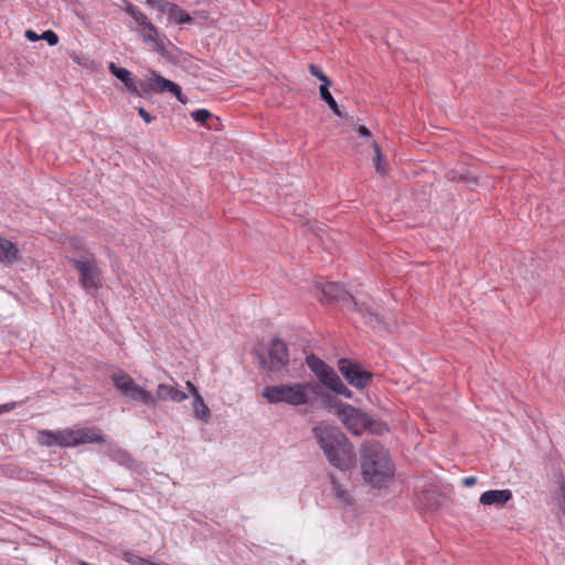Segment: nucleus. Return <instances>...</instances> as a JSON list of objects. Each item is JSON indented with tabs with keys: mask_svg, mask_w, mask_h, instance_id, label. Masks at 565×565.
<instances>
[{
	"mask_svg": "<svg viewBox=\"0 0 565 565\" xmlns=\"http://www.w3.org/2000/svg\"><path fill=\"white\" fill-rule=\"evenodd\" d=\"M373 149L375 153L374 162H375V170L380 174L386 173V164L384 160V156L382 153V150L377 142L373 141Z\"/></svg>",
	"mask_w": 565,
	"mask_h": 565,
	"instance_id": "nucleus-26",
	"label": "nucleus"
},
{
	"mask_svg": "<svg viewBox=\"0 0 565 565\" xmlns=\"http://www.w3.org/2000/svg\"><path fill=\"white\" fill-rule=\"evenodd\" d=\"M168 18L170 21H173L179 24L192 22L191 15L174 3H172Z\"/></svg>",
	"mask_w": 565,
	"mask_h": 565,
	"instance_id": "nucleus-21",
	"label": "nucleus"
},
{
	"mask_svg": "<svg viewBox=\"0 0 565 565\" xmlns=\"http://www.w3.org/2000/svg\"><path fill=\"white\" fill-rule=\"evenodd\" d=\"M306 363L323 386L347 398H352V391L347 387L337 372L323 360L315 354H310L306 358Z\"/></svg>",
	"mask_w": 565,
	"mask_h": 565,
	"instance_id": "nucleus-8",
	"label": "nucleus"
},
{
	"mask_svg": "<svg viewBox=\"0 0 565 565\" xmlns=\"http://www.w3.org/2000/svg\"><path fill=\"white\" fill-rule=\"evenodd\" d=\"M356 131L359 134L360 137H364V138H369L371 137V131L369 128H366L365 126H359L356 128Z\"/></svg>",
	"mask_w": 565,
	"mask_h": 565,
	"instance_id": "nucleus-35",
	"label": "nucleus"
},
{
	"mask_svg": "<svg viewBox=\"0 0 565 565\" xmlns=\"http://www.w3.org/2000/svg\"><path fill=\"white\" fill-rule=\"evenodd\" d=\"M41 40L46 41L49 45L53 46L58 43V35L52 30H46L41 34Z\"/></svg>",
	"mask_w": 565,
	"mask_h": 565,
	"instance_id": "nucleus-33",
	"label": "nucleus"
},
{
	"mask_svg": "<svg viewBox=\"0 0 565 565\" xmlns=\"http://www.w3.org/2000/svg\"><path fill=\"white\" fill-rule=\"evenodd\" d=\"M309 72H310V74L312 76L317 77L319 81L322 82L321 85H326V87H330L331 86L330 78L317 65L310 64L309 65Z\"/></svg>",
	"mask_w": 565,
	"mask_h": 565,
	"instance_id": "nucleus-31",
	"label": "nucleus"
},
{
	"mask_svg": "<svg viewBox=\"0 0 565 565\" xmlns=\"http://www.w3.org/2000/svg\"><path fill=\"white\" fill-rule=\"evenodd\" d=\"M149 82L151 85L150 89H152V93L169 92L173 94L181 103H185V100L182 98L181 87L178 84L164 78L157 72L151 73Z\"/></svg>",
	"mask_w": 565,
	"mask_h": 565,
	"instance_id": "nucleus-13",
	"label": "nucleus"
},
{
	"mask_svg": "<svg viewBox=\"0 0 565 565\" xmlns=\"http://www.w3.org/2000/svg\"><path fill=\"white\" fill-rule=\"evenodd\" d=\"M68 263L78 273V284L88 296L96 297L103 286V270L94 254L68 258Z\"/></svg>",
	"mask_w": 565,
	"mask_h": 565,
	"instance_id": "nucleus-6",
	"label": "nucleus"
},
{
	"mask_svg": "<svg viewBox=\"0 0 565 565\" xmlns=\"http://www.w3.org/2000/svg\"><path fill=\"white\" fill-rule=\"evenodd\" d=\"M419 500L423 507L429 511H435L441 505V497L436 489L423 491Z\"/></svg>",
	"mask_w": 565,
	"mask_h": 565,
	"instance_id": "nucleus-18",
	"label": "nucleus"
},
{
	"mask_svg": "<svg viewBox=\"0 0 565 565\" xmlns=\"http://www.w3.org/2000/svg\"><path fill=\"white\" fill-rule=\"evenodd\" d=\"M312 434L333 467L345 471L354 465L353 445L339 428L320 423L312 428Z\"/></svg>",
	"mask_w": 565,
	"mask_h": 565,
	"instance_id": "nucleus-2",
	"label": "nucleus"
},
{
	"mask_svg": "<svg viewBox=\"0 0 565 565\" xmlns=\"http://www.w3.org/2000/svg\"><path fill=\"white\" fill-rule=\"evenodd\" d=\"M151 85L149 82V78L146 81H136V90L137 93H130L131 95H136L139 97H145L152 93V89H150Z\"/></svg>",
	"mask_w": 565,
	"mask_h": 565,
	"instance_id": "nucleus-30",
	"label": "nucleus"
},
{
	"mask_svg": "<svg viewBox=\"0 0 565 565\" xmlns=\"http://www.w3.org/2000/svg\"><path fill=\"white\" fill-rule=\"evenodd\" d=\"M331 484H332L333 493H334L335 498L338 499V501L342 505H350L352 503V498H351L349 491L347 489H344V487L342 484H340L335 480L334 477H331Z\"/></svg>",
	"mask_w": 565,
	"mask_h": 565,
	"instance_id": "nucleus-20",
	"label": "nucleus"
},
{
	"mask_svg": "<svg viewBox=\"0 0 565 565\" xmlns=\"http://www.w3.org/2000/svg\"><path fill=\"white\" fill-rule=\"evenodd\" d=\"M132 564H134V565H146V564H148V562H147L145 558H142V557H138V556H137V557H136V561H135V562H132Z\"/></svg>",
	"mask_w": 565,
	"mask_h": 565,
	"instance_id": "nucleus-40",
	"label": "nucleus"
},
{
	"mask_svg": "<svg viewBox=\"0 0 565 565\" xmlns=\"http://www.w3.org/2000/svg\"><path fill=\"white\" fill-rule=\"evenodd\" d=\"M138 114L146 124H151L154 120V117L150 113H148L143 107L138 108Z\"/></svg>",
	"mask_w": 565,
	"mask_h": 565,
	"instance_id": "nucleus-34",
	"label": "nucleus"
},
{
	"mask_svg": "<svg viewBox=\"0 0 565 565\" xmlns=\"http://www.w3.org/2000/svg\"><path fill=\"white\" fill-rule=\"evenodd\" d=\"M186 398H188V394L180 391L174 385H169V384H159L158 385L156 401L160 399V401H171V402L180 403Z\"/></svg>",
	"mask_w": 565,
	"mask_h": 565,
	"instance_id": "nucleus-16",
	"label": "nucleus"
},
{
	"mask_svg": "<svg viewBox=\"0 0 565 565\" xmlns=\"http://www.w3.org/2000/svg\"><path fill=\"white\" fill-rule=\"evenodd\" d=\"M338 369L350 385L358 390L367 387L373 379V373L363 370L354 360L342 358L338 361Z\"/></svg>",
	"mask_w": 565,
	"mask_h": 565,
	"instance_id": "nucleus-11",
	"label": "nucleus"
},
{
	"mask_svg": "<svg viewBox=\"0 0 565 565\" xmlns=\"http://www.w3.org/2000/svg\"><path fill=\"white\" fill-rule=\"evenodd\" d=\"M19 258V249L11 241L0 237V263L11 265Z\"/></svg>",
	"mask_w": 565,
	"mask_h": 565,
	"instance_id": "nucleus-17",
	"label": "nucleus"
},
{
	"mask_svg": "<svg viewBox=\"0 0 565 565\" xmlns=\"http://www.w3.org/2000/svg\"><path fill=\"white\" fill-rule=\"evenodd\" d=\"M152 43L154 44V50L160 55H162L164 57L169 56V52H168L167 46L170 45L171 42L168 40V38L166 35H163V36L159 35L158 40L153 41Z\"/></svg>",
	"mask_w": 565,
	"mask_h": 565,
	"instance_id": "nucleus-29",
	"label": "nucleus"
},
{
	"mask_svg": "<svg viewBox=\"0 0 565 565\" xmlns=\"http://www.w3.org/2000/svg\"><path fill=\"white\" fill-rule=\"evenodd\" d=\"M191 117L196 122L206 124V121L212 117V114L207 109L202 108L192 111Z\"/></svg>",
	"mask_w": 565,
	"mask_h": 565,
	"instance_id": "nucleus-32",
	"label": "nucleus"
},
{
	"mask_svg": "<svg viewBox=\"0 0 565 565\" xmlns=\"http://www.w3.org/2000/svg\"><path fill=\"white\" fill-rule=\"evenodd\" d=\"M193 414L196 419L207 423L211 418V412L205 404L202 395H198L193 398Z\"/></svg>",
	"mask_w": 565,
	"mask_h": 565,
	"instance_id": "nucleus-19",
	"label": "nucleus"
},
{
	"mask_svg": "<svg viewBox=\"0 0 565 565\" xmlns=\"http://www.w3.org/2000/svg\"><path fill=\"white\" fill-rule=\"evenodd\" d=\"M312 434L333 467L345 471L354 465L353 445L339 428L320 423L312 428Z\"/></svg>",
	"mask_w": 565,
	"mask_h": 565,
	"instance_id": "nucleus-1",
	"label": "nucleus"
},
{
	"mask_svg": "<svg viewBox=\"0 0 565 565\" xmlns=\"http://www.w3.org/2000/svg\"><path fill=\"white\" fill-rule=\"evenodd\" d=\"M337 415L344 426L354 435H360L365 430L375 435H383L388 431V427L385 423L380 419L372 418L360 408L349 404H342L338 408Z\"/></svg>",
	"mask_w": 565,
	"mask_h": 565,
	"instance_id": "nucleus-7",
	"label": "nucleus"
},
{
	"mask_svg": "<svg viewBox=\"0 0 565 565\" xmlns=\"http://www.w3.org/2000/svg\"><path fill=\"white\" fill-rule=\"evenodd\" d=\"M25 38L30 41L41 40V35H38L33 30H26Z\"/></svg>",
	"mask_w": 565,
	"mask_h": 565,
	"instance_id": "nucleus-36",
	"label": "nucleus"
},
{
	"mask_svg": "<svg viewBox=\"0 0 565 565\" xmlns=\"http://www.w3.org/2000/svg\"><path fill=\"white\" fill-rule=\"evenodd\" d=\"M260 364L270 372H279L289 363L287 344L280 339H274L267 355L259 354Z\"/></svg>",
	"mask_w": 565,
	"mask_h": 565,
	"instance_id": "nucleus-12",
	"label": "nucleus"
},
{
	"mask_svg": "<svg viewBox=\"0 0 565 565\" xmlns=\"http://www.w3.org/2000/svg\"><path fill=\"white\" fill-rule=\"evenodd\" d=\"M511 499H512V492L509 489L488 490L480 495L479 502L482 505H495L498 508H502Z\"/></svg>",
	"mask_w": 565,
	"mask_h": 565,
	"instance_id": "nucleus-14",
	"label": "nucleus"
},
{
	"mask_svg": "<svg viewBox=\"0 0 565 565\" xmlns=\"http://www.w3.org/2000/svg\"><path fill=\"white\" fill-rule=\"evenodd\" d=\"M54 445L62 448H72L86 444H104L106 441L102 429L97 427L53 430Z\"/></svg>",
	"mask_w": 565,
	"mask_h": 565,
	"instance_id": "nucleus-9",
	"label": "nucleus"
},
{
	"mask_svg": "<svg viewBox=\"0 0 565 565\" xmlns=\"http://www.w3.org/2000/svg\"><path fill=\"white\" fill-rule=\"evenodd\" d=\"M108 455L111 460L118 462L119 465H129L132 461L130 454L117 446L109 447Z\"/></svg>",
	"mask_w": 565,
	"mask_h": 565,
	"instance_id": "nucleus-22",
	"label": "nucleus"
},
{
	"mask_svg": "<svg viewBox=\"0 0 565 565\" xmlns=\"http://www.w3.org/2000/svg\"><path fill=\"white\" fill-rule=\"evenodd\" d=\"M321 292L323 297L332 301L348 302L356 310L365 320L371 328L379 332L388 331V323L386 322L383 315H381L375 308L371 300L361 301L355 299L338 282H327L322 285Z\"/></svg>",
	"mask_w": 565,
	"mask_h": 565,
	"instance_id": "nucleus-4",
	"label": "nucleus"
},
{
	"mask_svg": "<svg viewBox=\"0 0 565 565\" xmlns=\"http://www.w3.org/2000/svg\"><path fill=\"white\" fill-rule=\"evenodd\" d=\"M139 34L142 38L145 43H152L158 40L160 35L159 29L150 22L149 24L139 29Z\"/></svg>",
	"mask_w": 565,
	"mask_h": 565,
	"instance_id": "nucleus-24",
	"label": "nucleus"
},
{
	"mask_svg": "<svg viewBox=\"0 0 565 565\" xmlns=\"http://www.w3.org/2000/svg\"><path fill=\"white\" fill-rule=\"evenodd\" d=\"M147 4L157 10L159 13L169 15L172 3L167 0H147Z\"/></svg>",
	"mask_w": 565,
	"mask_h": 565,
	"instance_id": "nucleus-28",
	"label": "nucleus"
},
{
	"mask_svg": "<svg viewBox=\"0 0 565 565\" xmlns=\"http://www.w3.org/2000/svg\"><path fill=\"white\" fill-rule=\"evenodd\" d=\"M316 383H289L268 385L263 388L262 396L270 404L286 403L291 406H302L309 403L308 390L317 393Z\"/></svg>",
	"mask_w": 565,
	"mask_h": 565,
	"instance_id": "nucleus-5",
	"label": "nucleus"
},
{
	"mask_svg": "<svg viewBox=\"0 0 565 565\" xmlns=\"http://www.w3.org/2000/svg\"><path fill=\"white\" fill-rule=\"evenodd\" d=\"M319 92H320L321 99L331 108V110L337 116H341V111H340V109L338 107L337 102L332 97V95H331V93L329 90V87H326V85H320Z\"/></svg>",
	"mask_w": 565,
	"mask_h": 565,
	"instance_id": "nucleus-25",
	"label": "nucleus"
},
{
	"mask_svg": "<svg viewBox=\"0 0 565 565\" xmlns=\"http://www.w3.org/2000/svg\"><path fill=\"white\" fill-rule=\"evenodd\" d=\"M125 11L139 24L140 28L149 24L151 21L148 17L132 3H127Z\"/></svg>",
	"mask_w": 565,
	"mask_h": 565,
	"instance_id": "nucleus-23",
	"label": "nucleus"
},
{
	"mask_svg": "<svg viewBox=\"0 0 565 565\" xmlns=\"http://www.w3.org/2000/svg\"><path fill=\"white\" fill-rule=\"evenodd\" d=\"M186 387H188V390L190 391V394L193 396V398H194L195 396H198V395H201V394L199 393L198 388L195 387V385H194L192 382L188 381V382H186Z\"/></svg>",
	"mask_w": 565,
	"mask_h": 565,
	"instance_id": "nucleus-37",
	"label": "nucleus"
},
{
	"mask_svg": "<svg viewBox=\"0 0 565 565\" xmlns=\"http://www.w3.org/2000/svg\"><path fill=\"white\" fill-rule=\"evenodd\" d=\"M14 405H15L14 403L0 405V415L6 413V412H9V411L13 409Z\"/></svg>",
	"mask_w": 565,
	"mask_h": 565,
	"instance_id": "nucleus-39",
	"label": "nucleus"
},
{
	"mask_svg": "<svg viewBox=\"0 0 565 565\" xmlns=\"http://www.w3.org/2000/svg\"><path fill=\"white\" fill-rule=\"evenodd\" d=\"M108 68L110 73L124 84L126 92L137 93L136 79L130 71L125 67L117 66L114 62L109 63Z\"/></svg>",
	"mask_w": 565,
	"mask_h": 565,
	"instance_id": "nucleus-15",
	"label": "nucleus"
},
{
	"mask_svg": "<svg viewBox=\"0 0 565 565\" xmlns=\"http://www.w3.org/2000/svg\"><path fill=\"white\" fill-rule=\"evenodd\" d=\"M54 436L53 430L42 429L38 431L36 440L41 446L52 447L55 446Z\"/></svg>",
	"mask_w": 565,
	"mask_h": 565,
	"instance_id": "nucleus-27",
	"label": "nucleus"
},
{
	"mask_svg": "<svg viewBox=\"0 0 565 565\" xmlns=\"http://www.w3.org/2000/svg\"><path fill=\"white\" fill-rule=\"evenodd\" d=\"M114 386L121 395L146 406H154L156 397L147 390L139 386L132 377L124 371L113 373L110 376Z\"/></svg>",
	"mask_w": 565,
	"mask_h": 565,
	"instance_id": "nucleus-10",
	"label": "nucleus"
},
{
	"mask_svg": "<svg viewBox=\"0 0 565 565\" xmlns=\"http://www.w3.org/2000/svg\"><path fill=\"white\" fill-rule=\"evenodd\" d=\"M361 468L364 480L379 489L385 488L394 475L388 450L377 440L362 444Z\"/></svg>",
	"mask_w": 565,
	"mask_h": 565,
	"instance_id": "nucleus-3",
	"label": "nucleus"
},
{
	"mask_svg": "<svg viewBox=\"0 0 565 565\" xmlns=\"http://www.w3.org/2000/svg\"><path fill=\"white\" fill-rule=\"evenodd\" d=\"M462 483L466 487L475 486L477 483V478L473 477V476L466 477V478L462 479Z\"/></svg>",
	"mask_w": 565,
	"mask_h": 565,
	"instance_id": "nucleus-38",
	"label": "nucleus"
}]
</instances>
